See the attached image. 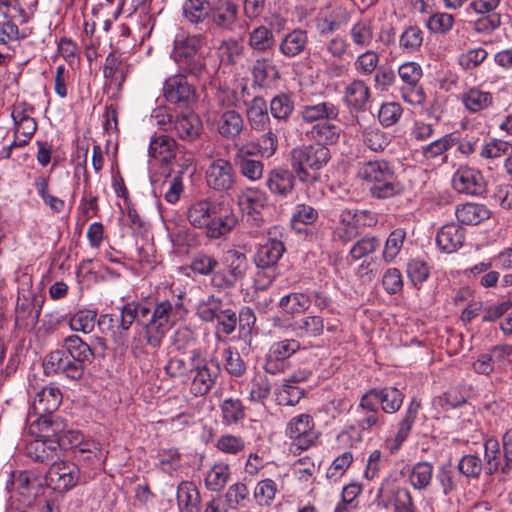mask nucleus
I'll return each instance as SVG.
<instances>
[{"label": "nucleus", "instance_id": "obj_3", "mask_svg": "<svg viewBox=\"0 0 512 512\" xmlns=\"http://www.w3.org/2000/svg\"><path fill=\"white\" fill-rule=\"evenodd\" d=\"M207 32L176 37L171 56L182 72L200 77L206 71L202 49L207 44Z\"/></svg>", "mask_w": 512, "mask_h": 512}, {"label": "nucleus", "instance_id": "obj_39", "mask_svg": "<svg viewBox=\"0 0 512 512\" xmlns=\"http://www.w3.org/2000/svg\"><path fill=\"white\" fill-rule=\"evenodd\" d=\"M238 222L233 213L217 216V213L210 218L206 226V235L211 239H218L232 231Z\"/></svg>", "mask_w": 512, "mask_h": 512}, {"label": "nucleus", "instance_id": "obj_17", "mask_svg": "<svg viewBox=\"0 0 512 512\" xmlns=\"http://www.w3.org/2000/svg\"><path fill=\"white\" fill-rule=\"evenodd\" d=\"M285 250L282 241L270 238L265 243L259 245L253 256V261L258 268H273L283 256Z\"/></svg>", "mask_w": 512, "mask_h": 512}, {"label": "nucleus", "instance_id": "obj_43", "mask_svg": "<svg viewBox=\"0 0 512 512\" xmlns=\"http://www.w3.org/2000/svg\"><path fill=\"white\" fill-rule=\"evenodd\" d=\"M362 143L373 152H382L391 142V136L378 127H367L361 134Z\"/></svg>", "mask_w": 512, "mask_h": 512}, {"label": "nucleus", "instance_id": "obj_11", "mask_svg": "<svg viewBox=\"0 0 512 512\" xmlns=\"http://www.w3.org/2000/svg\"><path fill=\"white\" fill-rule=\"evenodd\" d=\"M286 433L298 449H308L316 439L313 418L308 414L293 417L287 425Z\"/></svg>", "mask_w": 512, "mask_h": 512}, {"label": "nucleus", "instance_id": "obj_55", "mask_svg": "<svg viewBox=\"0 0 512 512\" xmlns=\"http://www.w3.org/2000/svg\"><path fill=\"white\" fill-rule=\"evenodd\" d=\"M97 314L92 310H82L74 314L69 321L73 331L88 334L93 331Z\"/></svg>", "mask_w": 512, "mask_h": 512}, {"label": "nucleus", "instance_id": "obj_45", "mask_svg": "<svg viewBox=\"0 0 512 512\" xmlns=\"http://www.w3.org/2000/svg\"><path fill=\"white\" fill-rule=\"evenodd\" d=\"M227 308L224 307L221 298L209 295L202 299L197 305V315L206 322L216 320Z\"/></svg>", "mask_w": 512, "mask_h": 512}, {"label": "nucleus", "instance_id": "obj_16", "mask_svg": "<svg viewBox=\"0 0 512 512\" xmlns=\"http://www.w3.org/2000/svg\"><path fill=\"white\" fill-rule=\"evenodd\" d=\"M27 455L39 463H49L57 461L61 456L59 443L56 438L38 439L36 438L27 445Z\"/></svg>", "mask_w": 512, "mask_h": 512}, {"label": "nucleus", "instance_id": "obj_46", "mask_svg": "<svg viewBox=\"0 0 512 512\" xmlns=\"http://www.w3.org/2000/svg\"><path fill=\"white\" fill-rule=\"evenodd\" d=\"M244 54V46L235 38L223 40L217 48V55L224 65H233Z\"/></svg>", "mask_w": 512, "mask_h": 512}, {"label": "nucleus", "instance_id": "obj_47", "mask_svg": "<svg viewBox=\"0 0 512 512\" xmlns=\"http://www.w3.org/2000/svg\"><path fill=\"white\" fill-rule=\"evenodd\" d=\"M230 478V469L227 464H215L205 477V485L210 491L219 492L227 484Z\"/></svg>", "mask_w": 512, "mask_h": 512}, {"label": "nucleus", "instance_id": "obj_62", "mask_svg": "<svg viewBox=\"0 0 512 512\" xmlns=\"http://www.w3.org/2000/svg\"><path fill=\"white\" fill-rule=\"evenodd\" d=\"M295 329L300 335L317 337L323 333L324 323L320 316H307L295 323Z\"/></svg>", "mask_w": 512, "mask_h": 512}, {"label": "nucleus", "instance_id": "obj_48", "mask_svg": "<svg viewBox=\"0 0 512 512\" xmlns=\"http://www.w3.org/2000/svg\"><path fill=\"white\" fill-rule=\"evenodd\" d=\"M223 423L237 424L245 418V407L241 400L236 398L224 399L220 405Z\"/></svg>", "mask_w": 512, "mask_h": 512}, {"label": "nucleus", "instance_id": "obj_24", "mask_svg": "<svg viewBox=\"0 0 512 512\" xmlns=\"http://www.w3.org/2000/svg\"><path fill=\"white\" fill-rule=\"evenodd\" d=\"M63 348L67 356L85 364H91L97 354V347L84 342L78 335L67 336Z\"/></svg>", "mask_w": 512, "mask_h": 512}, {"label": "nucleus", "instance_id": "obj_19", "mask_svg": "<svg viewBox=\"0 0 512 512\" xmlns=\"http://www.w3.org/2000/svg\"><path fill=\"white\" fill-rule=\"evenodd\" d=\"M300 116L306 123L336 120L339 107L331 101L306 104L301 108Z\"/></svg>", "mask_w": 512, "mask_h": 512}, {"label": "nucleus", "instance_id": "obj_64", "mask_svg": "<svg viewBox=\"0 0 512 512\" xmlns=\"http://www.w3.org/2000/svg\"><path fill=\"white\" fill-rule=\"evenodd\" d=\"M423 42V33L417 26H410L400 36V47L406 52H415Z\"/></svg>", "mask_w": 512, "mask_h": 512}, {"label": "nucleus", "instance_id": "obj_12", "mask_svg": "<svg viewBox=\"0 0 512 512\" xmlns=\"http://www.w3.org/2000/svg\"><path fill=\"white\" fill-rule=\"evenodd\" d=\"M41 300L37 296L28 291L27 293H19L16 309L15 322L20 327H34L38 323L41 313Z\"/></svg>", "mask_w": 512, "mask_h": 512}, {"label": "nucleus", "instance_id": "obj_63", "mask_svg": "<svg viewBox=\"0 0 512 512\" xmlns=\"http://www.w3.org/2000/svg\"><path fill=\"white\" fill-rule=\"evenodd\" d=\"M483 468L484 465L481 458L474 454L463 456L458 463L460 473L467 478H478Z\"/></svg>", "mask_w": 512, "mask_h": 512}, {"label": "nucleus", "instance_id": "obj_50", "mask_svg": "<svg viewBox=\"0 0 512 512\" xmlns=\"http://www.w3.org/2000/svg\"><path fill=\"white\" fill-rule=\"evenodd\" d=\"M378 396L382 411L389 414L397 412L404 400L403 393L395 387L378 389Z\"/></svg>", "mask_w": 512, "mask_h": 512}, {"label": "nucleus", "instance_id": "obj_6", "mask_svg": "<svg viewBox=\"0 0 512 512\" xmlns=\"http://www.w3.org/2000/svg\"><path fill=\"white\" fill-rule=\"evenodd\" d=\"M224 272L214 275L212 283L219 288H231L239 279L244 278L248 269V260L244 253L238 250H228L223 257Z\"/></svg>", "mask_w": 512, "mask_h": 512}, {"label": "nucleus", "instance_id": "obj_4", "mask_svg": "<svg viewBox=\"0 0 512 512\" xmlns=\"http://www.w3.org/2000/svg\"><path fill=\"white\" fill-rule=\"evenodd\" d=\"M220 374L216 360L202 359L198 351L192 353L191 392L195 396H204L212 389Z\"/></svg>", "mask_w": 512, "mask_h": 512}, {"label": "nucleus", "instance_id": "obj_2", "mask_svg": "<svg viewBox=\"0 0 512 512\" xmlns=\"http://www.w3.org/2000/svg\"><path fill=\"white\" fill-rule=\"evenodd\" d=\"M331 159L330 150L322 145H302L290 152V166L297 179L306 186L321 179V170Z\"/></svg>", "mask_w": 512, "mask_h": 512}, {"label": "nucleus", "instance_id": "obj_58", "mask_svg": "<svg viewBox=\"0 0 512 512\" xmlns=\"http://www.w3.org/2000/svg\"><path fill=\"white\" fill-rule=\"evenodd\" d=\"M484 458L486 461V471L493 474L500 468V446L494 438H489L484 443Z\"/></svg>", "mask_w": 512, "mask_h": 512}, {"label": "nucleus", "instance_id": "obj_25", "mask_svg": "<svg viewBox=\"0 0 512 512\" xmlns=\"http://www.w3.org/2000/svg\"><path fill=\"white\" fill-rule=\"evenodd\" d=\"M308 46V34L305 30L297 28L283 36L279 42V52L287 57L294 58L302 54Z\"/></svg>", "mask_w": 512, "mask_h": 512}, {"label": "nucleus", "instance_id": "obj_23", "mask_svg": "<svg viewBox=\"0 0 512 512\" xmlns=\"http://www.w3.org/2000/svg\"><path fill=\"white\" fill-rule=\"evenodd\" d=\"M296 178L293 170L276 168L269 172L266 184L273 194L286 197L293 192Z\"/></svg>", "mask_w": 512, "mask_h": 512}, {"label": "nucleus", "instance_id": "obj_15", "mask_svg": "<svg viewBox=\"0 0 512 512\" xmlns=\"http://www.w3.org/2000/svg\"><path fill=\"white\" fill-rule=\"evenodd\" d=\"M203 130L201 119L194 113H181L173 120L172 132L186 142H193L198 139Z\"/></svg>", "mask_w": 512, "mask_h": 512}, {"label": "nucleus", "instance_id": "obj_36", "mask_svg": "<svg viewBox=\"0 0 512 512\" xmlns=\"http://www.w3.org/2000/svg\"><path fill=\"white\" fill-rule=\"evenodd\" d=\"M459 222L466 225H477L490 217L489 209L478 203H465L455 210Z\"/></svg>", "mask_w": 512, "mask_h": 512}, {"label": "nucleus", "instance_id": "obj_22", "mask_svg": "<svg viewBox=\"0 0 512 512\" xmlns=\"http://www.w3.org/2000/svg\"><path fill=\"white\" fill-rule=\"evenodd\" d=\"M62 402V393L55 386H45L38 391L32 402L35 415L53 414Z\"/></svg>", "mask_w": 512, "mask_h": 512}, {"label": "nucleus", "instance_id": "obj_51", "mask_svg": "<svg viewBox=\"0 0 512 512\" xmlns=\"http://www.w3.org/2000/svg\"><path fill=\"white\" fill-rule=\"evenodd\" d=\"M270 111L277 120L287 121L294 111V101L288 94L274 96L270 101Z\"/></svg>", "mask_w": 512, "mask_h": 512}, {"label": "nucleus", "instance_id": "obj_5", "mask_svg": "<svg viewBox=\"0 0 512 512\" xmlns=\"http://www.w3.org/2000/svg\"><path fill=\"white\" fill-rule=\"evenodd\" d=\"M82 478L79 467L68 461H54L46 474L47 485L60 493L76 487Z\"/></svg>", "mask_w": 512, "mask_h": 512}, {"label": "nucleus", "instance_id": "obj_26", "mask_svg": "<svg viewBox=\"0 0 512 512\" xmlns=\"http://www.w3.org/2000/svg\"><path fill=\"white\" fill-rule=\"evenodd\" d=\"M356 215V211L350 208H343L339 211L338 220L333 229L334 240L348 243L356 237Z\"/></svg>", "mask_w": 512, "mask_h": 512}, {"label": "nucleus", "instance_id": "obj_59", "mask_svg": "<svg viewBox=\"0 0 512 512\" xmlns=\"http://www.w3.org/2000/svg\"><path fill=\"white\" fill-rule=\"evenodd\" d=\"M104 77L110 79L111 83L121 86L125 80L124 65L119 61L114 53H110L103 69Z\"/></svg>", "mask_w": 512, "mask_h": 512}, {"label": "nucleus", "instance_id": "obj_49", "mask_svg": "<svg viewBox=\"0 0 512 512\" xmlns=\"http://www.w3.org/2000/svg\"><path fill=\"white\" fill-rule=\"evenodd\" d=\"M433 471L429 462L416 463L409 473L411 485L418 490L426 489L432 481Z\"/></svg>", "mask_w": 512, "mask_h": 512}, {"label": "nucleus", "instance_id": "obj_35", "mask_svg": "<svg viewBox=\"0 0 512 512\" xmlns=\"http://www.w3.org/2000/svg\"><path fill=\"white\" fill-rule=\"evenodd\" d=\"M275 37L272 29L260 25L255 27L248 35V46L258 54L271 51L275 46Z\"/></svg>", "mask_w": 512, "mask_h": 512}, {"label": "nucleus", "instance_id": "obj_42", "mask_svg": "<svg viewBox=\"0 0 512 512\" xmlns=\"http://www.w3.org/2000/svg\"><path fill=\"white\" fill-rule=\"evenodd\" d=\"M239 204L249 215H258L267 205L266 193L259 189L248 188L239 196Z\"/></svg>", "mask_w": 512, "mask_h": 512}, {"label": "nucleus", "instance_id": "obj_29", "mask_svg": "<svg viewBox=\"0 0 512 512\" xmlns=\"http://www.w3.org/2000/svg\"><path fill=\"white\" fill-rule=\"evenodd\" d=\"M246 117L250 127L256 131H264L270 123L268 106L263 97L256 96L246 104Z\"/></svg>", "mask_w": 512, "mask_h": 512}, {"label": "nucleus", "instance_id": "obj_28", "mask_svg": "<svg viewBox=\"0 0 512 512\" xmlns=\"http://www.w3.org/2000/svg\"><path fill=\"white\" fill-rule=\"evenodd\" d=\"M251 74L254 83L260 87H266L281 77L276 65L267 57H259L254 61Z\"/></svg>", "mask_w": 512, "mask_h": 512}, {"label": "nucleus", "instance_id": "obj_10", "mask_svg": "<svg viewBox=\"0 0 512 512\" xmlns=\"http://www.w3.org/2000/svg\"><path fill=\"white\" fill-rule=\"evenodd\" d=\"M163 95L169 103L187 106L195 99V89L185 75L176 74L166 79Z\"/></svg>", "mask_w": 512, "mask_h": 512}, {"label": "nucleus", "instance_id": "obj_7", "mask_svg": "<svg viewBox=\"0 0 512 512\" xmlns=\"http://www.w3.org/2000/svg\"><path fill=\"white\" fill-rule=\"evenodd\" d=\"M398 75L403 82L400 88L402 98L411 105H421L425 101V93L419 81L422 68L415 62H406L398 68Z\"/></svg>", "mask_w": 512, "mask_h": 512}, {"label": "nucleus", "instance_id": "obj_34", "mask_svg": "<svg viewBox=\"0 0 512 512\" xmlns=\"http://www.w3.org/2000/svg\"><path fill=\"white\" fill-rule=\"evenodd\" d=\"M341 129L339 126L333 124L331 121L319 122L311 127L307 132L308 137L315 141V145L335 144L340 137Z\"/></svg>", "mask_w": 512, "mask_h": 512}, {"label": "nucleus", "instance_id": "obj_40", "mask_svg": "<svg viewBox=\"0 0 512 512\" xmlns=\"http://www.w3.org/2000/svg\"><path fill=\"white\" fill-rule=\"evenodd\" d=\"M369 98V87L362 80H354L345 89L346 103L356 110L363 109Z\"/></svg>", "mask_w": 512, "mask_h": 512}, {"label": "nucleus", "instance_id": "obj_30", "mask_svg": "<svg viewBox=\"0 0 512 512\" xmlns=\"http://www.w3.org/2000/svg\"><path fill=\"white\" fill-rule=\"evenodd\" d=\"M216 128L223 138L234 139L240 135L244 128L243 117L235 110H225L219 114Z\"/></svg>", "mask_w": 512, "mask_h": 512}, {"label": "nucleus", "instance_id": "obj_9", "mask_svg": "<svg viewBox=\"0 0 512 512\" xmlns=\"http://www.w3.org/2000/svg\"><path fill=\"white\" fill-rule=\"evenodd\" d=\"M87 364L79 362L66 355L64 351L55 350L44 360V371L47 375L62 373L67 378L78 380L84 375Z\"/></svg>", "mask_w": 512, "mask_h": 512}, {"label": "nucleus", "instance_id": "obj_27", "mask_svg": "<svg viewBox=\"0 0 512 512\" xmlns=\"http://www.w3.org/2000/svg\"><path fill=\"white\" fill-rule=\"evenodd\" d=\"M464 230L455 223L443 225L437 233L436 243L446 253H452L463 245Z\"/></svg>", "mask_w": 512, "mask_h": 512}, {"label": "nucleus", "instance_id": "obj_13", "mask_svg": "<svg viewBox=\"0 0 512 512\" xmlns=\"http://www.w3.org/2000/svg\"><path fill=\"white\" fill-rule=\"evenodd\" d=\"M453 188L468 195H479L484 191V179L481 173L469 167H460L452 179Z\"/></svg>", "mask_w": 512, "mask_h": 512}, {"label": "nucleus", "instance_id": "obj_60", "mask_svg": "<svg viewBox=\"0 0 512 512\" xmlns=\"http://www.w3.org/2000/svg\"><path fill=\"white\" fill-rule=\"evenodd\" d=\"M164 369L166 374L172 378L189 380L191 378L192 356L189 358V361L177 357L171 358Z\"/></svg>", "mask_w": 512, "mask_h": 512}, {"label": "nucleus", "instance_id": "obj_54", "mask_svg": "<svg viewBox=\"0 0 512 512\" xmlns=\"http://www.w3.org/2000/svg\"><path fill=\"white\" fill-rule=\"evenodd\" d=\"M456 143V138L452 134H447L444 137L423 146L421 149L422 155L426 160H432L442 156Z\"/></svg>", "mask_w": 512, "mask_h": 512}, {"label": "nucleus", "instance_id": "obj_44", "mask_svg": "<svg viewBox=\"0 0 512 512\" xmlns=\"http://www.w3.org/2000/svg\"><path fill=\"white\" fill-rule=\"evenodd\" d=\"M211 7L207 0H186L183 4L185 19L194 25L202 24L209 16Z\"/></svg>", "mask_w": 512, "mask_h": 512}, {"label": "nucleus", "instance_id": "obj_56", "mask_svg": "<svg viewBox=\"0 0 512 512\" xmlns=\"http://www.w3.org/2000/svg\"><path fill=\"white\" fill-rule=\"evenodd\" d=\"M403 185L396 181L395 174L389 180H383L371 187L372 196L378 199L391 198L403 192Z\"/></svg>", "mask_w": 512, "mask_h": 512}, {"label": "nucleus", "instance_id": "obj_33", "mask_svg": "<svg viewBox=\"0 0 512 512\" xmlns=\"http://www.w3.org/2000/svg\"><path fill=\"white\" fill-rule=\"evenodd\" d=\"M32 423L31 430L37 433L38 439L57 438L63 430V421L53 414L37 415Z\"/></svg>", "mask_w": 512, "mask_h": 512}, {"label": "nucleus", "instance_id": "obj_52", "mask_svg": "<svg viewBox=\"0 0 512 512\" xmlns=\"http://www.w3.org/2000/svg\"><path fill=\"white\" fill-rule=\"evenodd\" d=\"M311 300L303 293H291L281 298L279 305L288 314L302 313L309 308Z\"/></svg>", "mask_w": 512, "mask_h": 512}, {"label": "nucleus", "instance_id": "obj_14", "mask_svg": "<svg viewBox=\"0 0 512 512\" xmlns=\"http://www.w3.org/2000/svg\"><path fill=\"white\" fill-rule=\"evenodd\" d=\"M238 20V5L232 0H218L211 8L210 21L218 29L233 31Z\"/></svg>", "mask_w": 512, "mask_h": 512}, {"label": "nucleus", "instance_id": "obj_31", "mask_svg": "<svg viewBox=\"0 0 512 512\" xmlns=\"http://www.w3.org/2000/svg\"><path fill=\"white\" fill-rule=\"evenodd\" d=\"M217 206L208 199H201L192 203L187 210L189 223L196 228H206L210 218L216 214Z\"/></svg>", "mask_w": 512, "mask_h": 512}, {"label": "nucleus", "instance_id": "obj_20", "mask_svg": "<svg viewBox=\"0 0 512 512\" xmlns=\"http://www.w3.org/2000/svg\"><path fill=\"white\" fill-rule=\"evenodd\" d=\"M179 152V145L174 138L161 134L154 136L149 145V156L161 161L163 164H171Z\"/></svg>", "mask_w": 512, "mask_h": 512}, {"label": "nucleus", "instance_id": "obj_53", "mask_svg": "<svg viewBox=\"0 0 512 512\" xmlns=\"http://www.w3.org/2000/svg\"><path fill=\"white\" fill-rule=\"evenodd\" d=\"M405 237L406 232L402 228H397L389 234L382 253L386 263L392 262L400 253Z\"/></svg>", "mask_w": 512, "mask_h": 512}, {"label": "nucleus", "instance_id": "obj_37", "mask_svg": "<svg viewBox=\"0 0 512 512\" xmlns=\"http://www.w3.org/2000/svg\"><path fill=\"white\" fill-rule=\"evenodd\" d=\"M493 95L479 88H470L461 95V102L472 113L480 112L492 106Z\"/></svg>", "mask_w": 512, "mask_h": 512}, {"label": "nucleus", "instance_id": "obj_21", "mask_svg": "<svg viewBox=\"0 0 512 512\" xmlns=\"http://www.w3.org/2000/svg\"><path fill=\"white\" fill-rule=\"evenodd\" d=\"M393 166L386 160H374L363 162L359 165L357 176L364 181L375 185L383 180L393 178Z\"/></svg>", "mask_w": 512, "mask_h": 512}, {"label": "nucleus", "instance_id": "obj_1", "mask_svg": "<svg viewBox=\"0 0 512 512\" xmlns=\"http://www.w3.org/2000/svg\"><path fill=\"white\" fill-rule=\"evenodd\" d=\"M119 328L128 331L134 322L144 331V339L152 348L161 346L165 335L184 316L186 310L177 300H162L153 309L148 305L130 301L119 308Z\"/></svg>", "mask_w": 512, "mask_h": 512}, {"label": "nucleus", "instance_id": "obj_32", "mask_svg": "<svg viewBox=\"0 0 512 512\" xmlns=\"http://www.w3.org/2000/svg\"><path fill=\"white\" fill-rule=\"evenodd\" d=\"M200 492L193 482L182 481L177 488V503L180 512H199Z\"/></svg>", "mask_w": 512, "mask_h": 512}, {"label": "nucleus", "instance_id": "obj_41", "mask_svg": "<svg viewBox=\"0 0 512 512\" xmlns=\"http://www.w3.org/2000/svg\"><path fill=\"white\" fill-rule=\"evenodd\" d=\"M354 416V424L351 425V429L359 431V433L381 429L385 422L381 412H367L355 409Z\"/></svg>", "mask_w": 512, "mask_h": 512}, {"label": "nucleus", "instance_id": "obj_8", "mask_svg": "<svg viewBox=\"0 0 512 512\" xmlns=\"http://www.w3.org/2000/svg\"><path fill=\"white\" fill-rule=\"evenodd\" d=\"M236 179L232 163L223 158L212 160L205 171L207 186L217 192H227L233 189Z\"/></svg>", "mask_w": 512, "mask_h": 512}, {"label": "nucleus", "instance_id": "obj_61", "mask_svg": "<svg viewBox=\"0 0 512 512\" xmlns=\"http://www.w3.org/2000/svg\"><path fill=\"white\" fill-rule=\"evenodd\" d=\"M380 247V240L376 236H365L359 239L350 249V256L359 260L375 252Z\"/></svg>", "mask_w": 512, "mask_h": 512}, {"label": "nucleus", "instance_id": "obj_38", "mask_svg": "<svg viewBox=\"0 0 512 512\" xmlns=\"http://www.w3.org/2000/svg\"><path fill=\"white\" fill-rule=\"evenodd\" d=\"M420 403L412 399L409 403L402 420L399 422L398 431L395 435V445L391 449H398L409 436L411 429L417 419Z\"/></svg>", "mask_w": 512, "mask_h": 512}, {"label": "nucleus", "instance_id": "obj_57", "mask_svg": "<svg viewBox=\"0 0 512 512\" xmlns=\"http://www.w3.org/2000/svg\"><path fill=\"white\" fill-rule=\"evenodd\" d=\"M277 401L280 405L295 406L304 396V390L290 382H285L276 392Z\"/></svg>", "mask_w": 512, "mask_h": 512}, {"label": "nucleus", "instance_id": "obj_18", "mask_svg": "<svg viewBox=\"0 0 512 512\" xmlns=\"http://www.w3.org/2000/svg\"><path fill=\"white\" fill-rule=\"evenodd\" d=\"M253 154L248 146H241L234 155V163L243 177L257 181L263 176L264 165L260 160L252 158Z\"/></svg>", "mask_w": 512, "mask_h": 512}]
</instances>
